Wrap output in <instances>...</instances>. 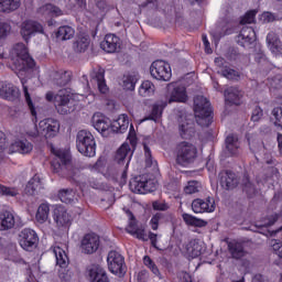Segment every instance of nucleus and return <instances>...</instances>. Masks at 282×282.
Here are the masks:
<instances>
[{"instance_id": "f3484780", "label": "nucleus", "mask_w": 282, "mask_h": 282, "mask_svg": "<svg viewBox=\"0 0 282 282\" xmlns=\"http://www.w3.org/2000/svg\"><path fill=\"white\" fill-rule=\"evenodd\" d=\"M19 96H21V93L14 84L0 82V98L14 102V100H19Z\"/></svg>"}, {"instance_id": "bf43d9fd", "label": "nucleus", "mask_w": 282, "mask_h": 282, "mask_svg": "<svg viewBox=\"0 0 282 282\" xmlns=\"http://www.w3.org/2000/svg\"><path fill=\"white\" fill-rule=\"evenodd\" d=\"M254 17H257L256 11H248L245 17L241 18L240 24L241 25H248L250 23H254Z\"/></svg>"}, {"instance_id": "bb28decb", "label": "nucleus", "mask_w": 282, "mask_h": 282, "mask_svg": "<svg viewBox=\"0 0 282 282\" xmlns=\"http://www.w3.org/2000/svg\"><path fill=\"white\" fill-rule=\"evenodd\" d=\"M240 187L242 189V193H245L249 199H252L257 196V185L250 180V176H248V174L243 175Z\"/></svg>"}, {"instance_id": "0eeeda50", "label": "nucleus", "mask_w": 282, "mask_h": 282, "mask_svg": "<svg viewBox=\"0 0 282 282\" xmlns=\"http://www.w3.org/2000/svg\"><path fill=\"white\" fill-rule=\"evenodd\" d=\"M130 191L139 195H147V193H153L158 186L155 182L149 177V174H142L134 176L129 183Z\"/></svg>"}, {"instance_id": "2eb2a0df", "label": "nucleus", "mask_w": 282, "mask_h": 282, "mask_svg": "<svg viewBox=\"0 0 282 282\" xmlns=\"http://www.w3.org/2000/svg\"><path fill=\"white\" fill-rule=\"evenodd\" d=\"M219 184L225 191H235L239 186V177L232 171H221L219 173Z\"/></svg>"}, {"instance_id": "c9c22d12", "label": "nucleus", "mask_w": 282, "mask_h": 282, "mask_svg": "<svg viewBox=\"0 0 282 282\" xmlns=\"http://www.w3.org/2000/svg\"><path fill=\"white\" fill-rule=\"evenodd\" d=\"M14 215L10 212H4L0 214V230H10L14 228Z\"/></svg>"}, {"instance_id": "052dcab7", "label": "nucleus", "mask_w": 282, "mask_h": 282, "mask_svg": "<svg viewBox=\"0 0 282 282\" xmlns=\"http://www.w3.org/2000/svg\"><path fill=\"white\" fill-rule=\"evenodd\" d=\"M11 30H12V26H10L8 23L0 22V41H3V39H7Z\"/></svg>"}, {"instance_id": "e433bc0d", "label": "nucleus", "mask_w": 282, "mask_h": 282, "mask_svg": "<svg viewBox=\"0 0 282 282\" xmlns=\"http://www.w3.org/2000/svg\"><path fill=\"white\" fill-rule=\"evenodd\" d=\"M21 8V0H0V12L10 14Z\"/></svg>"}, {"instance_id": "a211bd4d", "label": "nucleus", "mask_w": 282, "mask_h": 282, "mask_svg": "<svg viewBox=\"0 0 282 282\" xmlns=\"http://www.w3.org/2000/svg\"><path fill=\"white\" fill-rule=\"evenodd\" d=\"M193 213H215V198L208 196L206 199L196 198L192 202Z\"/></svg>"}, {"instance_id": "393cba45", "label": "nucleus", "mask_w": 282, "mask_h": 282, "mask_svg": "<svg viewBox=\"0 0 282 282\" xmlns=\"http://www.w3.org/2000/svg\"><path fill=\"white\" fill-rule=\"evenodd\" d=\"M88 276L90 282H111L109 275H107V271L100 265H93L88 271Z\"/></svg>"}, {"instance_id": "c756f323", "label": "nucleus", "mask_w": 282, "mask_h": 282, "mask_svg": "<svg viewBox=\"0 0 282 282\" xmlns=\"http://www.w3.org/2000/svg\"><path fill=\"white\" fill-rule=\"evenodd\" d=\"M39 191H43V181L39 174H35L26 184V195H36Z\"/></svg>"}, {"instance_id": "de8ad7c7", "label": "nucleus", "mask_w": 282, "mask_h": 282, "mask_svg": "<svg viewBox=\"0 0 282 282\" xmlns=\"http://www.w3.org/2000/svg\"><path fill=\"white\" fill-rule=\"evenodd\" d=\"M129 228L130 229L128 230V232L130 235L137 237V239H140L141 241H149L144 229L135 227V224H133V221L130 223Z\"/></svg>"}, {"instance_id": "13d9d810", "label": "nucleus", "mask_w": 282, "mask_h": 282, "mask_svg": "<svg viewBox=\"0 0 282 282\" xmlns=\"http://www.w3.org/2000/svg\"><path fill=\"white\" fill-rule=\"evenodd\" d=\"M23 93L25 97V102L31 111L33 118H36V108H34V102H32V97L30 96V91L28 90V86L23 85Z\"/></svg>"}, {"instance_id": "6e6d98bb", "label": "nucleus", "mask_w": 282, "mask_h": 282, "mask_svg": "<svg viewBox=\"0 0 282 282\" xmlns=\"http://www.w3.org/2000/svg\"><path fill=\"white\" fill-rule=\"evenodd\" d=\"M271 116H273V124L276 129L282 130V107H275L271 111Z\"/></svg>"}, {"instance_id": "e2e57ef3", "label": "nucleus", "mask_w": 282, "mask_h": 282, "mask_svg": "<svg viewBox=\"0 0 282 282\" xmlns=\"http://www.w3.org/2000/svg\"><path fill=\"white\" fill-rule=\"evenodd\" d=\"M44 10L50 12V14H53V17H61V14H63V11L54 4H46Z\"/></svg>"}, {"instance_id": "5701e85b", "label": "nucleus", "mask_w": 282, "mask_h": 282, "mask_svg": "<svg viewBox=\"0 0 282 282\" xmlns=\"http://www.w3.org/2000/svg\"><path fill=\"white\" fill-rule=\"evenodd\" d=\"M224 96L226 102L239 107L241 105V98H243V91L237 86H231L225 90Z\"/></svg>"}, {"instance_id": "39448f33", "label": "nucleus", "mask_w": 282, "mask_h": 282, "mask_svg": "<svg viewBox=\"0 0 282 282\" xmlns=\"http://www.w3.org/2000/svg\"><path fill=\"white\" fill-rule=\"evenodd\" d=\"M197 160V147L188 141H182L176 145L175 162L178 166H188Z\"/></svg>"}, {"instance_id": "423d86ee", "label": "nucleus", "mask_w": 282, "mask_h": 282, "mask_svg": "<svg viewBox=\"0 0 282 282\" xmlns=\"http://www.w3.org/2000/svg\"><path fill=\"white\" fill-rule=\"evenodd\" d=\"M51 169L53 173H57L61 177H73L72 158L67 152L57 151L55 158L51 161Z\"/></svg>"}, {"instance_id": "774afa93", "label": "nucleus", "mask_w": 282, "mask_h": 282, "mask_svg": "<svg viewBox=\"0 0 282 282\" xmlns=\"http://www.w3.org/2000/svg\"><path fill=\"white\" fill-rule=\"evenodd\" d=\"M215 65L219 67V69H224L225 67H228V62L224 57H216L214 61Z\"/></svg>"}, {"instance_id": "6ab92c4d", "label": "nucleus", "mask_w": 282, "mask_h": 282, "mask_svg": "<svg viewBox=\"0 0 282 282\" xmlns=\"http://www.w3.org/2000/svg\"><path fill=\"white\" fill-rule=\"evenodd\" d=\"M122 43L120 42V37L116 34H107L104 39V41L100 43L101 50L104 52H107L108 54H115V52H118L120 50V46Z\"/></svg>"}, {"instance_id": "f704fd0d", "label": "nucleus", "mask_w": 282, "mask_h": 282, "mask_svg": "<svg viewBox=\"0 0 282 282\" xmlns=\"http://www.w3.org/2000/svg\"><path fill=\"white\" fill-rule=\"evenodd\" d=\"M93 124L96 131H98L99 133H105V131H109V128L111 127L109 119L98 115L93 116Z\"/></svg>"}, {"instance_id": "f8f14e48", "label": "nucleus", "mask_w": 282, "mask_h": 282, "mask_svg": "<svg viewBox=\"0 0 282 282\" xmlns=\"http://www.w3.org/2000/svg\"><path fill=\"white\" fill-rule=\"evenodd\" d=\"M39 129L46 140L56 138L61 131V122L56 119L47 118L39 123Z\"/></svg>"}, {"instance_id": "4be33fe9", "label": "nucleus", "mask_w": 282, "mask_h": 282, "mask_svg": "<svg viewBox=\"0 0 282 282\" xmlns=\"http://www.w3.org/2000/svg\"><path fill=\"white\" fill-rule=\"evenodd\" d=\"M20 34L24 41H28L34 34H43V25L39 22L26 21L23 23Z\"/></svg>"}, {"instance_id": "f03ea898", "label": "nucleus", "mask_w": 282, "mask_h": 282, "mask_svg": "<svg viewBox=\"0 0 282 282\" xmlns=\"http://www.w3.org/2000/svg\"><path fill=\"white\" fill-rule=\"evenodd\" d=\"M194 112L196 122L199 127H208L209 124H213V107L206 97L196 96L194 98Z\"/></svg>"}, {"instance_id": "4c0bfd02", "label": "nucleus", "mask_w": 282, "mask_h": 282, "mask_svg": "<svg viewBox=\"0 0 282 282\" xmlns=\"http://www.w3.org/2000/svg\"><path fill=\"white\" fill-rule=\"evenodd\" d=\"M202 250H204V248L202 247L197 239H192L186 245V252L187 254H191L193 259L202 257Z\"/></svg>"}, {"instance_id": "a18cd8bd", "label": "nucleus", "mask_w": 282, "mask_h": 282, "mask_svg": "<svg viewBox=\"0 0 282 282\" xmlns=\"http://www.w3.org/2000/svg\"><path fill=\"white\" fill-rule=\"evenodd\" d=\"M74 197H76V193L72 188L58 191V199H61L63 204H72L74 202Z\"/></svg>"}, {"instance_id": "49530a36", "label": "nucleus", "mask_w": 282, "mask_h": 282, "mask_svg": "<svg viewBox=\"0 0 282 282\" xmlns=\"http://www.w3.org/2000/svg\"><path fill=\"white\" fill-rule=\"evenodd\" d=\"M54 254L57 265H59V268H67V262L69 261V258H67V253H65V250L57 247L54 249Z\"/></svg>"}, {"instance_id": "cd10ccee", "label": "nucleus", "mask_w": 282, "mask_h": 282, "mask_svg": "<svg viewBox=\"0 0 282 282\" xmlns=\"http://www.w3.org/2000/svg\"><path fill=\"white\" fill-rule=\"evenodd\" d=\"M267 43L272 54H275V55L282 54V43L276 33L272 31L269 32L267 35Z\"/></svg>"}, {"instance_id": "a19ab883", "label": "nucleus", "mask_w": 282, "mask_h": 282, "mask_svg": "<svg viewBox=\"0 0 282 282\" xmlns=\"http://www.w3.org/2000/svg\"><path fill=\"white\" fill-rule=\"evenodd\" d=\"M35 219L39 224H45L50 219V205L41 204L37 208Z\"/></svg>"}, {"instance_id": "473e14b6", "label": "nucleus", "mask_w": 282, "mask_h": 282, "mask_svg": "<svg viewBox=\"0 0 282 282\" xmlns=\"http://www.w3.org/2000/svg\"><path fill=\"white\" fill-rule=\"evenodd\" d=\"M188 100V95H186V87L184 86H175L171 97L169 99V104L171 102H186Z\"/></svg>"}, {"instance_id": "ea45409f", "label": "nucleus", "mask_w": 282, "mask_h": 282, "mask_svg": "<svg viewBox=\"0 0 282 282\" xmlns=\"http://www.w3.org/2000/svg\"><path fill=\"white\" fill-rule=\"evenodd\" d=\"M183 221L187 226H194L195 228H204L208 226V223L204 219H199L191 214H183Z\"/></svg>"}, {"instance_id": "3c124183", "label": "nucleus", "mask_w": 282, "mask_h": 282, "mask_svg": "<svg viewBox=\"0 0 282 282\" xmlns=\"http://www.w3.org/2000/svg\"><path fill=\"white\" fill-rule=\"evenodd\" d=\"M143 263L151 272L154 274V276H158V279H162V273L160 272V269L158 268V264L151 259V257L145 256L143 257Z\"/></svg>"}, {"instance_id": "c03bdc74", "label": "nucleus", "mask_w": 282, "mask_h": 282, "mask_svg": "<svg viewBox=\"0 0 282 282\" xmlns=\"http://www.w3.org/2000/svg\"><path fill=\"white\" fill-rule=\"evenodd\" d=\"M135 83H138V77H135V75H131V74L123 75V77L121 79V86L127 91H133V89H135Z\"/></svg>"}, {"instance_id": "7c9ffc66", "label": "nucleus", "mask_w": 282, "mask_h": 282, "mask_svg": "<svg viewBox=\"0 0 282 282\" xmlns=\"http://www.w3.org/2000/svg\"><path fill=\"white\" fill-rule=\"evenodd\" d=\"M11 148L13 151L22 153V155H28L29 153H32L34 144H32L28 139H21L12 143Z\"/></svg>"}, {"instance_id": "5fc2aeb1", "label": "nucleus", "mask_w": 282, "mask_h": 282, "mask_svg": "<svg viewBox=\"0 0 282 282\" xmlns=\"http://www.w3.org/2000/svg\"><path fill=\"white\" fill-rule=\"evenodd\" d=\"M19 195V189L15 187H9L0 184V196L1 197H17Z\"/></svg>"}, {"instance_id": "6e6552de", "label": "nucleus", "mask_w": 282, "mask_h": 282, "mask_svg": "<svg viewBox=\"0 0 282 282\" xmlns=\"http://www.w3.org/2000/svg\"><path fill=\"white\" fill-rule=\"evenodd\" d=\"M108 269L112 274L119 278L127 274V263H124V257L118 251H109L107 257Z\"/></svg>"}, {"instance_id": "a878e982", "label": "nucleus", "mask_w": 282, "mask_h": 282, "mask_svg": "<svg viewBox=\"0 0 282 282\" xmlns=\"http://www.w3.org/2000/svg\"><path fill=\"white\" fill-rule=\"evenodd\" d=\"M91 78L93 80H96L100 94H107V91H109V88L107 87V82L105 80V68H95L91 73Z\"/></svg>"}, {"instance_id": "7ed1b4c3", "label": "nucleus", "mask_w": 282, "mask_h": 282, "mask_svg": "<svg viewBox=\"0 0 282 282\" xmlns=\"http://www.w3.org/2000/svg\"><path fill=\"white\" fill-rule=\"evenodd\" d=\"M11 56L15 67L20 72H28V69H34V66L36 65L34 58H32V56H30V53L28 52V46H25V44L23 43H18L13 46Z\"/></svg>"}, {"instance_id": "c85d7f7f", "label": "nucleus", "mask_w": 282, "mask_h": 282, "mask_svg": "<svg viewBox=\"0 0 282 282\" xmlns=\"http://www.w3.org/2000/svg\"><path fill=\"white\" fill-rule=\"evenodd\" d=\"M167 105H169V101L166 100L156 101L152 106L151 113L148 117H145V120H153L154 122H158V120L162 118V112L164 111V109H166Z\"/></svg>"}, {"instance_id": "ddd939ff", "label": "nucleus", "mask_w": 282, "mask_h": 282, "mask_svg": "<svg viewBox=\"0 0 282 282\" xmlns=\"http://www.w3.org/2000/svg\"><path fill=\"white\" fill-rule=\"evenodd\" d=\"M82 252L84 254H94L100 248V236L96 234H86L82 239Z\"/></svg>"}, {"instance_id": "2f4dec72", "label": "nucleus", "mask_w": 282, "mask_h": 282, "mask_svg": "<svg viewBox=\"0 0 282 282\" xmlns=\"http://www.w3.org/2000/svg\"><path fill=\"white\" fill-rule=\"evenodd\" d=\"M129 129V117L120 115L117 120L111 123V131L115 133H124Z\"/></svg>"}, {"instance_id": "680f3d73", "label": "nucleus", "mask_w": 282, "mask_h": 282, "mask_svg": "<svg viewBox=\"0 0 282 282\" xmlns=\"http://www.w3.org/2000/svg\"><path fill=\"white\" fill-rule=\"evenodd\" d=\"M261 118H263V109L256 106V108L252 110L251 120L252 122H259Z\"/></svg>"}, {"instance_id": "0e129e2a", "label": "nucleus", "mask_w": 282, "mask_h": 282, "mask_svg": "<svg viewBox=\"0 0 282 282\" xmlns=\"http://www.w3.org/2000/svg\"><path fill=\"white\" fill-rule=\"evenodd\" d=\"M143 151L145 155V162L151 166V164H153V155L151 154V148H149L147 143H143Z\"/></svg>"}, {"instance_id": "412c9836", "label": "nucleus", "mask_w": 282, "mask_h": 282, "mask_svg": "<svg viewBox=\"0 0 282 282\" xmlns=\"http://www.w3.org/2000/svg\"><path fill=\"white\" fill-rule=\"evenodd\" d=\"M51 83L55 87H67L72 83V72L69 70H55L51 74Z\"/></svg>"}, {"instance_id": "603ef678", "label": "nucleus", "mask_w": 282, "mask_h": 282, "mask_svg": "<svg viewBox=\"0 0 282 282\" xmlns=\"http://www.w3.org/2000/svg\"><path fill=\"white\" fill-rule=\"evenodd\" d=\"M164 221H166V214L156 213L155 215L152 216L150 220V226L152 230H158V228H160V224H164Z\"/></svg>"}, {"instance_id": "338daca9", "label": "nucleus", "mask_w": 282, "mask_h": 282, "mask_svg": "<svg viewBox=\"0 0 282 282\" xmlns=\"http://www.w3.org/2000/svg\"><path fill=\"white\" fill-rule=\"evenodd\" d=\"M153 210H169V204L165 202L155 200L152 203Z\"/></svg>"}, {"instance_id": "4d7b16f0", "label": "nucleus", "mask_w": 282, "mask_h": 282, "mask_svg": "<svg viewBox=\"0 0 282 282\" xmlns=\"http://www.w3.org/2000/svg\"><path fill=\"white\" fill-rule=\"evenodd\" d=\"M199 188H202V184L199 182L189 181L184 187V193L186 195H194V193H199Z\"/></svg>"}, {"instance_id": "4468645a", "label": "nucleus", "mask_w": 282, "mask_h": 282, "mask_svg": "<svg viewBox=\"0 0 282 282\" xmlns=\"http://www.w3.org/2000/svg\"><path fill=\"white\" fill-rule=\"evenodd\" d=\"M177 122L178 134L181 135L182 140H191V138H195V123L191 119L180 116Z\"/></svg>"}, {"instance_id": "58836bf2", "label": "nucleus", "mask_w": 282, "mask_h": 282, "mask_svg": "<svg viewBox=\"0 0 282 282\" xmlns=\"http://www.w3.org/2000/svg\"><path fill=\"white\" fill-rule=\"evenodd\" d=\"M74 34H76V31H74V28L69 25L59 26L56 32V39L59 41H69V39H74Z\"/></svg>"}, {"instance_id": "b1692460", "label": "nucleus", "mask_w": 282, "mask_h": 282, "mask_svg": "<svg viewBox=\"0 0 282 282\" xmlns=\"http://www.w3.org/2000/svg\"><path fill=\"white\" fill-rule=\"evenodd\" d=\"M240 147L241 145L239 143V137H237V134L231 133L226 137L225 149L231 158H234L235 155H239Z\"/></svg>"}, {"instance_id": "1a4fd4ad", "label": "nucleus", "mask_w": 282, "mask_h": 282, "mask_svg": "<svg viewBox=\"0 0 282 282\" xmlns=\"http://www.w3.org/2000/svg\"><path fill=\"white\" fill-rule=\"evenodd\" d=\"M150 74L152 78H155L156 80H163L165 83L171 80V76H173L171 64L162 59L155 61L151 64Z\"/></svg>"}, {"instance_id": "dca6fc26", "label": "nucleus", "mask_w": 282, "mask_h": 282, "mask_svg": "<svg viewBox=\"0 0 282 282\" xmlns=\"http://www.w3.org/2000/svg\"><path fill=\"white\" fill-rule=\"evenodd\" d=\"M53 219L58 230H69V226H72V215H69L65 208L59 207L54 209Z\"/></svg>"}, {"instance_id": "37998d69", "label": "nucleus", "mask_w": 282, "mask_h": 282, "mask_svg": "<svg viewBox=\"0 0 282 282\" xmlns=\"http://www.w3.org/2000/svg\"><path fill=\"white\" fill-rule=\"evenodd\" d=\"M153 94H155V85L150 80L143 82L139 88V95H141L142 98H149L150 96H153Z\"/></svg>"}, {"instance_id": "79ce46f5", "label": "nucleus", "mask_w": 282, "mask_h": 282, "mask_svg": "<svg viewBox=\"0 0 282 282\" xmlns=\"http://www.w3.org/2000/svg\"><path fill=\"white\" fill-rule=\"evenodd\" d=\"M89 37L82 36L73 44L74 52L77 54H83L84 52H87V48L89 47Z\"/></svg>"}, {"instance_id": "20e7f679", "label": "nucleus", "mask_w": 282, "mask_h": 282, "mask_svg": "<svg viewBox=\"0 0 282 282\" xmlns=\"http://www.w3.org/2000/svg\"><path fill=\"white\" fill-rule=\"evenodd\" d=\"M77 151L85 158H94L96 155V138L89 130H79L76 135Z\"/></svg>"}, {"instance_id": "69168bd1", "label": "nucleus", "mask_w": 282, "mask_h": 282, "mask_svg": "<svg viewBox=\"0 0 282 282\" xmlns=\"http://www.w3.org/2000/svg\"><path fill=\"white\" fill-rule=\"evenodd\" d=\"M8 149V137L6 132L0 130V153H3Z\"/></svg>"}, {"instance_id": "aec40b11", "label": "nucleus", "mask_w": 282, "mask_h": 282, "mask_svg": "<svg viewBox=\"0 0 282 282\" xmlns=\"http://www.w3.org/2000/svg\"><path fill=\"white\" fill-rule=\"evenodd\" d=\"M257 41V33L252 26H243L238 35V45L249 47Z\"/></svg>"}, {"instance_id": "8fccbe9b", "label": "nucleus", "mask_w": 282, "mask_h": 282, "mask_svg": "<svg viewBox=\"0 0 282 282\" xmlns=\"http://www.w3.org/2000/svg\"><path fill=\"white\" fill-rule=\"evenodd\" d=\"M143 263L151 272L154 274V276H158V279H162V273L160 272V269L158 268V264L151 259V257L145 256L143 257Z\"/></svg>"}, {"instance_id": "09e8293b", "label": "nucleus", "mask_w": 282, "mask_h": 282, "mask_svg": "<svg viewBox=\"0 0 282 282\" xmlns=\"http://www.w3.org/2000/svg\"><path fill=\"white\" fill-rule=\"evenodd\" d=\"M143 263L151 272L154 274V276H158V279H162V273L160 272V269L158 268V264L151 259V257L145 256L143 257Z\"/></svg>"}, {"instance_id": "864d4df0", "label": "nucleus", "mask_w": 282, "mask_h": 282, "mask_svg": "<svg viewBox=\"0 0 282 282\" xmlns=\"http://www.w3.org/2000/svg\"><path fill=\"white\" fill-rule=\"evenodd\" d=\"M219 72H220L221 76H224L228 80H239V78L241 77L239 72H237L234 68H230V66H227L224 69H220Z\"/></svg>"}, {"instance_id": "f257e3e1", "label": "nucleus", "mask_w": 282, "mask_h": 282, "mask_svg": "<svg viewBox=\"0 0 282 282\" xmlns=\"http://www.w3.org/2000/svg\"><path fill=\"white\" fill-rule=\"evenodd\" d=\"M47 102H54L55 109L59 116H67L76 111V104L72 99V95L66 89L58 90L56 95L54 91H47L45 95Z\"/></svg>"}, {"instance_id": "9b49d317", "label": "nucleus", "mask_w": 282, "mask_h": 282, "mask_svg": "<svg viewBox=\"0 0 282 282\" xmlns=\"http://www.w3.org/2000/svg\"><path fill=\"white\" fill-rule=\"evenodd\" d=\"M19 243L23 250L32 252L39 246V235L34 229L24 228L19 235Z\"/></svg>"}, {"instance_id": "72a5a7b5", "label": "nucleus", "mask_w": 282, "mask_h": 282, "mask_svg": "<svg viewBox=\"0 0 282 282\" xmlns=\"http://www.w3.org/2000/svg\"><path fill=\"white\" fill-rule=\"evenodd\" d=\"M228 250L232 259L239 260L246 257V249H243V243L237 241L228 242Z\"/></svg>"}, {"instance_id": "9d476101", "label": "nucleus", "mask_w": 282, "mask_h": 282, "mask_svg": "<svg viewBox=\"0 0 282 282\" xmlns=\"http://www.w3.org/2000/svg\"><path fill=\"white\" fill-rule=\"evenodd\" d=\"M131 155H133V153L131 152V145H129V143H123L116 152L115 155V162H117V164L124 166V170L121 174V182H123V184L127 183V169H129V162H131Z\"/></svg>"}]
</instances>
